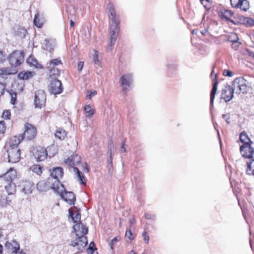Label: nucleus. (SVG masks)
<instances>
[{
	"instance_id": "nucleus-1",
	"label": "nucleus",
	"mask_w": 254,
	"mask_h": 254,
	"mask_svg": "<svg viewBox=\"0 0 254 254\" xmlns=\"http://www.w3.org/2000/svg\"><path fill=\"white\" fill-rule=\"evenodd\" d=\"M107 10L109 13V17L110 19V38L109 44L107 47V51L109 52L113 49L118 36L120 30V21L117 16L114 5L112 3H109L107 5Z\"/></svg>"
},
{
	"instance_id": "nucleus-2",
	"label": "nucleus",
	"mask_w": 254,
	"mask_h": 254,
	"mask_svg": "<svg viewBox=\"0 0 254 254\" xmlns=\"http://www.w3.org/2000/svg\"><path fill=\"white\" fill-rule=\"evenodd\" d=\"M64 171L62 167H58L53 168L51 173V178L47 179V183L48 185L52 183L51 187L52 189L57 192L60 191V186L62 187V190L63 189V185L60 182V179H62L63 177Z\"/></svg>"
},
{
	"instance_id": "nucleus-3",
	"label": "nucleus",
	"mask_w": 254,
	"mask_h": 254,
	"mask_svg": "<svg viewBox=\"0 0 254 254\" xmlns=\"http://www.w3.org/2000/svg\"><path fill=\"white\" fill-rule=\"evenodd\" d=\"M56 147L54 146H51L45 149L40 147L37 149L36 151L33 153L34 156L37 161H42L44 160L48 156L50 158L54 157L57 153Z\"/></svg>"
},
{
	"instance_id": "nucleus-4",
	"label": "nucleus",
	"mask_w": 254,
	"mask_h": 254,
	"mask_svg": "<svg viewBox=\"0 0 254 254\" xmlns=\"http://www.w3.org/2000/svg\"><path fill=\"white\" fill-rule=\"evenodd\" d=\"M81 161V157L78 154H74L68 158L64 161L65 164H68L73 169L74 172L75 173L78 181L84 185H86V181L84 177L82 175L81 172L75 167V165L79 163Z\"/></svg>"
},
{
	"instance_id": "nucleus-5",
	"label": "nucleus",
	"mask_w": 254,
	"mask_h": 254,
	"mask_svg": "<svg viewBox=\"0 0 254 254\" xmlns=\"http://www.w3.org/2000/svg\"><path fill=\"white\" fill-rule=\"evenodd\" d=\"M9 64L12 67L20 65L24 60V55L22 51L16 50L12 52L7 57Z\"/></svg>"
},
{
	"instance_id": "nucleus-6",
	"label": "nucleus",
	"mask_w": 254,
	"mask_h": 254,
	"mask_svg": "<svg viewBox=\"0 0 254 254\" xmlns=\"http://www.w3.org/2000/svg\"><path fill=\"white\" fill-rule=\"evenodd\" d=\"M231 88L236 94L245 93L248 90L247 81L242 77L236 78L233 81Z\"/></svg>"
},
{
	"instance_id": "nucleus-7",
	"label": "nucleus",
	"mask_w": 254,
	"mask_h": 254,
	"mask_svg": "<svg viewBox=\"0 0 254 254\" xmlns=\"http://www.w3.org/2000/svg\"><path fill=\"white\" fill-rule=\"evenodd\" d=\"M87 242L85 236H76L75 240L71 242L70 245L76 249L77 254L83 250Z\"/></svg>"
},
{
	"instance_id": "nucleus-8",
	"label": "nucleus",
	"mask_w": 254,
	"mask_h": 254,
	"mask_svg": "<svg viewBox=\"0 0 254 254\" xmlns=\"http://www.w3.org/2000/svg\"><path fill=\"white\" fill-rule=\"evenodd\" d=\"M48 89L51 94L57 95L63 92L64 88L61 81L57 78H54L50 81Z\"/></svg>"
},
{
	"instance_id": "nucleus-9",
	"label": "nucleus",
	"mask_w": 254,
	"mask_h": 254,
	"mask_svg": "<svg viewBox=\"0 0 254 254\" xmlns=\"http://www.w3.org/2000/svg\"><path fill=\"white\" fill-rule=\"evenodd\" d=\"M37 133V129L35 127L29 123L24 125V131L21 135L22 139L31 140L33 139Z\"/></svg>"
},
{
	"instance_id": "nucleus-10",
	"label": "nucleus",
	"mask_w": 254,
	"mask_h": 254,
	"mask_svg": "<svg viewBox=\"0 0 254 254\" xmlns=\"http://www.w3.org/2000/svg\"><path fill=\"white\" fill-rule=\"evenodd\" d=\"M9 162L15 163L20 159V149L19 148L7 147L6 149Z\"/></svg>"
},
{
	"instance_id": "nucleus-11",
	"label": "nucleus",
	"mask_w": 254,
	"mask_h": 254,
	"mask_svg": "<svg viewBox=\"0 0 254 254\" xmlns=\"http://www.w3.org/2000/svg\"><path fill=\"white\" fill-rule=\"evenodd\" d=\"M58 192L60 194L62 199L66 201L67 203L70 205L74 204L76 198L72 192L67 191V190H65L64 186L63 189L62 190V187L60 186V191Z\"/></svg>"
},
{
	"instance_id": "nucleus-12",
	"label": "nucleus",
	"mask_w": 254,
	"mask_h": 254,
	"mask_svg": "<svg viewBox=\"0 0 254 254\" xmlns=\"http://www.w3.org/2000/svg\"><path fill=\"white\" fill-rule=\"evenodd\" d=\"M46 101V96L43 90H38L35 92L34 98V105L35 108H41L45 105Z\"/></svg>"
},
{
	"instance_id": "nucleus-13",
	"label": "nucleus",
	"mask_w": 254,
	"mask_h": 254,
	"mask_svg": "<svg viewBox=\"0 0 254 254\" xmlns=\"http://www.w3.org/2000/svg\"><path fill=\"white\" fill-rule=\"evenodd\" d=\"M132 75L131 73L124 74L121 77V84L124 93H126L131 86L132 83Z\"/></svg>"
},
{
	"instance_id": "nucleus-14",
	"label": "nucleus",
	"mask_w": 254,
	"mask_h": 254,
	"mask_svg": "<svg viewBox=\"0 0 254 254\" xmlns=\"http://www.w3.org/2000/svg\"><path fill=\"white\" fill-rule=\"evenodd\" d=\"M211 77L212 80V89L210 93V105L212 107L213 104L215 95L217 90L218 82L217 81V74L214 73V70H212L211 73Z\"/></svg>"
},
{
	"instance_id": "nucleus-15",
	"label": "nucleus",
	"mask_w": 254,
	"mask_h": 254,
	"mask_svg": "<svg viewBox=\"0 0 254 254\" xmlns=\"http://www.w3.org/2000/svg\"><path fill=\"white\" fill-rule=\"evenodd\" d=\"M17 176L16 171L12 168H10L6 172L0 176V179L3 180L6 183H13V180Z\"/></svg>"
},
{
	"instance_id": "nucleus-16",
	"label": "nucleus",
	"mask_w": 254,
	"mask_h": 254,
	"mask_svg": "<svg viewBox=\"0 0 254 254\" xmlns=\"http://www.w3.org/2000/svg\"><path fill=\"white\" fill-rule=\"evenodd\" d=\"M240 150L243 157L250 159L253 157L254 149L252 147L251 143L243 144L240 146Z\"/></svg>"
},
{
	"instance_id": "nucleus-17",
	"label": "nucleus",
	"mask_w": 254,
	"mask_h": 254,
	"mask_svg": "<svg viewBox=\"0 0 254 254\" xmlns=\"http://www.w3.org/2000/svg\"><path fill=\"white\" fill-rule=\"evenodd\" d=\"M73 229V232L76 234V236H85L88 232V228L81 222L74 225Z\"/></svg>"
},
{
	"instance_id": "nucleus-18",
	"label": "nucleus",
	"mask_w": 254,
	"mask_h": 254,
	"mask_svg": "<svg viewBox=\"0 0 254 254\" xmlns=\"http://www.w3.org/2000/svg\"><path fill=\"white\" fill-rule=\"evenodd\" d=\"M22 191L25 194H30L34 188V184L30 181H24L21 183Z\"/></svg>"
},
{
	"instance_id": "nucleus-19",
	"label": "nucleus",
	"mask_w": 254,
	"mask_h": 254,
	"mask_svg": "<svg viewBox=\"0 0 254 254\" xmlns=\"http://www.w3.org/2000/svg\"><path fill=\"white\" fill-rule=\"evenodd\" d=\"M234 92L230 85H226L223 89V99L226 102L230 101L233 97Z\"/></svg>"
},
{
	"instance_id": "nucleus-20",
	"label": "nucleus",
	"mask_w": 254,
	"mask_h": 254,
	"mask_svg": "<svg viewBox=\"0 0 254 254\" xmlns=\"http://www.w3.org/2000/svg\"><path fill=\"white\" fill-rule=\"evenodd\" d=\"M21 139L19 136H15L10 138L8 144L6 146L7 147L11 148H19L18 145L21 142Z\"/></svg>"
},
{
	"instance_id": "nucleus-21",
	"label": "nucleus",
	"mask_w": 254,
	"mask_h": 254,
	"mask_svg": "<svg viewBox=\"0 0 254 254\" xmlns=\"http://www.w3.org/2000/svg\"><path fill=\"white\" fill-rule=\"evenodd\" d=\"M11 200L9 199L5 194L0 193V207H6L9 205Z\"/></svg>"
},
{
	"instance_id": "nucleus-22",
	"label": "nucleus",
	"mask_w": 254,
	"mask_h": 254,
	"mask_svg": "<svg viewBox=\"0 0 254 254\" xmlns=\"http://www.w3.org/2000/svg\"><path fill=\"white\" fill-rule=\"evenodd\" d=\"M27 63L30 66L36 68H42V65L38 63V61L33 56H30L27 60Z\"/></svg>"
},
{
	"instance_id": "nucleus-23",
	"label": "nucleus",
	"mask_w": 254,
	"mask_h": 254,
	"mask_svg": "<svg viewBox=\"0 0 254 254\" xmlns=\"http://www.w3.org/2000/svg\"><path fill=\"white\" fill-rule=\"evenodd\" d=\"M233 18H234V13L232 11L225 10L223 12V19H225L227 21L235 24Z\"/></svg>"
},
{
	"instance_id": "nucleus-24",
	"label": "nucleus",
	"mask_w": 254,
	"mask_h": 254,
	"mask_svg": "<svg viewBox=\"0 0 254 254\" xmlns=\"http://www.w3.org/2000/svg\"><path fill=\"white\" fill-rule=\"evenodd\" d=\"M8 195L12 194L16 191V186L13 183H8L4 186Z\"/></svg>"
},
{
	"instance_id": "nucleus-25",
	"label": "nucleus",
	"mask_w": 254,
	"mask_h": 254,
	"mask_svg": "<svg viewBox=\"0 0 254 254\" xmlns=\"http://www.w3.org/2000/svg\"><path fill=\"white\" fill-rule=\"evenodd\" d=\"M55 135L57 138L60 140H63L66 135V132L63 129L59 128L57 129Z\"/></svg>"
},
{
	"instance_id": "nucleus-26",
	"label": "nucleus",
	"mask_w": 254,
	"mask_h": 254,
	"mask_svg": "<svg viewBox=\"0 0 254 254\" xmlns=\"http://www.w3.org/2000/svg\"><path fill=\"white\" fill-rule=\"evenodd\" d=\"M240 140L241 142L243 143V144L252 143V142L247 133L245 131H243L241 133L240 135Z\"/></svg>"
},
{
	"instance_id": "nucleus-27",
	"label": "nucleus",
	"mask_w": 254,
	"mask_h": 254,
	"mask_svg": "<svg viewBox=\"0 0 254 254\" xmlns=\"http://www.w3.org/2000/svg\"><path fill=\"white\" fill-rule=\"evenodd\" d=\"M249 2L248 0H241L238 8L244 11H246L249 8Z\"/></svg>"
},
{
	"instance_id": "nucleus-28",
	"label": "nucleus",
	"mask_w": 254,
	"mask_h": 254,
	"mask_svg": "<svg viewBox=\"0 0 254 254\" xmlns=\"http://www.w3.org/2000/svg\"><path fill=\"white\" fill-rule=\"evenodd\" d=\"M84 111L87 114L86 117L90 118L94 114L95 109L90 105H87L84 107Z\"/></svg>"
},
{
	"instance_id": "nucleus-29",
	"label": "nucleus",
	"mask_w": 254,
	"mask_h": 254,
	"mask_svg": "<svg viewBox=\"0 0 254 254\" xmlns=\"http://www.w3.org/2000/svg\"><path fill=\"white\" fill-rule=\"evenodd\" d=\"M225 36L227 40L231 42L239 41V37L237 33L235 32L230 33L228 35H226Z\"/></svg>"
},
{
	"instance_id": "nucleus-30",
	"label": "nucleus",
	"mask_w": 254,
	"mask_h": 254,
	"mask_svg": "<svg viewBox=\"0 0 254 254\" xmlns=\"http://www.w3.org/2000/svg\"><path fill=\"white\" fill-rule=\"evenodd\" d=\"M247 166V173L249 175H253L254 176V159H252L250 160L249 162H248Z\"/></svg>"
},
{
	"instance_id": "nucleus-31",
	"label": "nucleus",
	"mask_w": 254,
	"mask_h": 254,
	"mask_svg": "<svg viewBox=\"0 0 254 254\" xmlns=\"http://www.w3.org/2000/svg\"><path fill=\"white\" fill-rule=\"evenodd\" d=\"M30 170L40 176L42 173V167L39 165H33L30 168Z\"/></svg>"
},
{
	"instance_id": "nucleus-32",
	"label": "nucleus",
	"mask_w": 254,
	"mask_h": 254,
	"mask_svg": "<svg viewBox=\"0 0 254 254\" xmlns=\"http://www.w3.org/2000/svg\"><path fill=\"white\" fill-rule=\"evenodd\" d=\"M93 53L92 55V61L95 64L99 65L101 64V61L99 58V52L95 50H93Z\"/></svg>"
},
{
	"instance_id": "nucleus-33",
	"label": "nucleus",
	"mask_w": 254,
	"mask_h": 254,
	"mask_svg": "<svg viewBox=\"0 0 254 254\" xmlns=\"http://www.w3.org/2000/svg\"><path fill=\"white\" fill-rule=\"evenodd\" d=\"M69 216L74 221V223L77 222L78 221H80L81 215L78 212L77 213L75 216H74V213L71 209H69L68 210Z\"/></svg>"
},
{
	"instance_id": "nucleus-34",
	"label": "nucleus",
	"mask_w": 254,
	"mask_h": 254,
	"mask_svg": "<svg viewBox=\"0 0 254 254\" xmlns=\"http://www.w3.org/2000/svg\"><path fill=\"white\" fill-rule=\"evenodd\" d=\"M114 145L113 143V141L111 140L109 141V144H108V153L110 154V159H109V161H110V164L112 163V160H113L112 151L114 150Z\"/></svg>"
},
{
	"instance_id": "nucleus-35",
	"label": "nucleus",
	"mask_w": 254,
	"mask_h": 254,
	"mask_svg": "<svg viewBox=\"0 0 254 254\" xmlns=\"http://www.w3.org/2000/svg\"><path fill=\"white\" fill-rule=\"evenodd\" d=\"M11 246V250L13 253H17L18 250H19V244L15 241L12 242V244L11 243H7L6 244V246Z\"/></svg>"
},
{
	"instance_id": "nucleus-36",
	"label": "nucleus",
	"mask_w": 254,
	"mask_h": 254,
	"mask_svg": "<svg viewBox=\"0 0 254 254\" xmlns=\"http://www.w3.org/2000/svg\"><path fill=\"white\" fill-rule=\"evenodd\" d=\"M33 22L35 25L38 28H41L43 24V20L39 18L38 13L35 14Z\"/></svg>"
},
{
	"instance_id": "nucleus-37",
	"label": "nucleus",
	"mask_w": 254,
	"mask_h": 254,
	"mask_svg": "<svg viewBox=\"0 0 254 254\" xmlns=\"http://www.w3.org/2000/svg\"><path fill=\"white\" fill-rule=\"evenodd\" d=\"M61 64H62V61L60 58H57L51 60L49 63V65H48V67L52 68L53 67H55V66Z\"/></svg>"
},
{
	"instance_id": "nucleus-38",
	"label": "nucleus",
	"mask_w": 254,
	"mask_h": 254,
	"mask_svg": "<svg viewBox=\"0 0 254 254\" xmlns=\"http://www.w3.org/2000/svg\"><path fill=\"white\" fill-rule=\"evenodd\" d=\"M31 76H32L31 72H21L19 73L18 75V78L19 79H23V80H27Z\"/></svg>"
},
{
	"instance_id": "nucleus-39",
	"label": "nucleus",
	"mask_w": 254,
	"mask_h": 254,
	"mask_svg": "<svg viewBox=\"0 0 254 254\" xmlns=\"http://www.w3.org/2000/svg\"><path fill=\"white\" fill-rule=\"evenodd\" d=\"M37 189L40 192L46 191L47 190L46 183L44 181L38 182L37 185Z\"/></svg>"
},
{
	"instance_id": "nucleus-40",
	"label": "nucleus",
	"mask_w": 254,
	"mask_h": 254,
	"mask_svg": "<svg viewBox=\"0 0 254 254\" xmlns=\"http://www.w3.org/2000/svg\"><path fill=\"white\" fill-rule=\"evenodd\" d=\"M49 68L50 70V76H54L56 77L60 75V70L58 68H56L55 67Z\"/></svg>"
},
{
	"instance_id": "nucleus-41",
	"label": "nucleus",
	"mask_w": 254,
	"mask_h": 254,
	"mask_svg": "<svg viewBox=\"0 0 254 254\" xmlns=\"http://www.w3.org/2000/svg\"><path fill=\"white\" fill-rule=\"evenodd\" d=\"M96 250L95 244L94 242L90 243L88 248L87 249V253L88 254H93L94 250Z\"/></svg>"
},
{
	"instance_id": "nucleus-42",
	"label": "nucleus",
	"mask_w": 254,
	"mask_h": 254,
	"mask_svg": "<svg viewBox=\"0 0 254 254\" xmlns=\"http://www.w3.org/2000/svg\"><path fill=\"white\" fill-rule=\"evenodd\" d=\"M125 236L129 240H132L134 238V235L131 232L130 229H127L126 232Z\"/></svg>"
},
{
	"instance_id": "nucleus-43",
	"label": "nucleus",
	"mask_w": 254,
	"mask_h": 254,
	"mask_svg": "<svg viewBox=\"0 0 254 254\" xmlns=\"http://www.w3.org/2000/svg\"><path fill=\"white\" fill-rule=\"evenodd\" d=\"M11 73L9 69L7 67L0 68V75H8Z\"/></svg>"
},
{
	"instance_id": "nucleus-44",
	"label": "nucleus",
	"mask_w": 254,
	"mask_h": 254,
	"mask_svg": "<svg viewBox=\"0 0 254 254\" xmlns=\"http://www.w3.org/2000/svg\"><path fill=\"white\" fill-rule=\"evenodd\" d=\"M11 113L9 110H5L3 111L2 113V118L4 119L9 120L10 119Z\"/></svg>"
},
{
	"instance_id": "nucleus-45",
	"label": "nucleus",
	"mask_w": 254,
	"mask_h": 254,
	"mask_svg": "<svg viewBox=\"0 0 254 254\" xmlns=\"http://www.w3.org/2000/svg\"><path fill=\"white\" fill-rule=\"evenodd\" d=\"M234 75V72L229 69L223 70V76L232 77Z\"/></svg>"
},
{
	"instance_id": "nucleus-46",
	"label": "nucleus",
	"mask_w": 254,
	"mask_h": 254,
	"mask_svg": "<svg viewBox=\"0 0 254 254\" xmlns=\"http://www.w3.org/2000/svg\"><path fill=\"white\" fill-rule=\"evenodd\" d=\"M120 239L118 237H115L112 240V241L110 242V246L111 250H113L114 246L115 245V244L119 241Z\"/></svg>"
},
{
	"instance_id": "nucleus-47",
	"label": "nucleus",
	"mask_w": 254,
	"mask_h": 254,
	"mask_svg": "<svg viewBox=\"0 0 254 254\" xmlns=\"http://www.w3.org/2000/svg\"><path fill=\"white\" fill-rule=\"evenodd\" d=\"M201 4L204 6L206 9H209L210 4L208 0H200Z\"/></svg>"
},
{
	"instance_id": "nucleus-48",
	"label": "nucleus",
	"mask_w": 254,
	"mask_h": 254,
	"mask_svg": "<svg viewBox=\"0 0 254 254\" xmlns=\"http://www.w3.org/2000/svg\"><path fill=\"white\" fill-rule=\"evenodd\" d=\"M6 128L5 123L4 121H0V133H3Z\"/></svg>"
},
{
	"instance_id": "nucleus-49",
	"label": "nucleus",
	"mask_w": 254,
	"mask_h": 254,
	"mask_svg": "<svg viewBox=\"0 0 254 254\" xmlns=\"http://www.w3.org/2000/svg\"><path fill=\"white\" fill-rule=\"evenodd\" d=\"M241 0H230L231 4L232 7L238 8L239 4Z\"/></svg>"
},
{
	"instance_id": "nucleus-50",
	"label": "nucleus",
	"mask_w": 254,
	"mask_h": 254,
	"mask_svg": "<svg viewBox=\"0 0 254 254\" xmlns=\"http://www.w3.org/2000/svg\"><path fill=\"white\" fill-rule=\"evenodd\" d=\"M97 94V92L95 90L94 91H88L87 94V98L91 99L92 97L95 96Z\"/></svg>"
},
{
	"instance_id": "nucleus-51",
	"label": "nucleus",
	"mask_w": 254,
	"mask_h": 254,
	"mask_svg": "<svg viewBox=\"0 0 254 254\" xmlns=\"http://www.w3.org/2000/svg\"><path fill=\"white\" fill-rule=\"evenodd\" d=\"M6 60V56L5 53L0 50V64L3 63Z\"/></svg>"
},
{
	"instance_id": "nucleus-52",
	"label": "nucleus",
	"mask_w": 254,
	"mask_h": 254,
	"mask_svg": "<svg viewBox=\"0 0 254 254\" xmlns=\"http://www.w3.org/2000/svg\"><path fill=\"white\" fill-rule=\"evenodd\" d=\"M245 22L250 26H254V20L251 18H245Z\"/></svg>"
},
{
	"instance_id": "nucleus-53",
	"label": "nucleus",
	"mask_w": 254,
	"mask_h": 254,
	"mask_svg": "<svg viewBox=\"0 0 254 254\" xmlns=\"http://www.w3.org/2000/svg\"><path fill=\"white\" fill-rule=\"evenodd\" d=\"M125 141L124 140L121 143V148H120V151L121 153H126L127 152V149L125 147Z\"/></svg>"
},
{
	"instance_id": "nucleus-54",
	"label": "nucleus",
	"mask_w": 254,
	"mask_h": 254,
	"mask_svg": "<svg viewBox=\"0 0 254 254\" xmlns=\"http://www.w3.org/2000/svg\"><path fill=\"white\" fill-rule=\"evenodd\" d=\"M232 48L235 50H236L238 49L241 44L238 41H236V42H232Z\"/></svg>"
},
{
	"instance_id": "nucleus-55",
	"label": "nucleus",
	"mask_w": 254,
	"mask_h": 254,
	"mask_svg": "<svg viewBox=\"0 0 254 254\" xmlns=\"http://www.w3.org/2000/svg\"><path fill=\"white\" fill-rule=\"evenodd\" d=\"M145 217L146 219L154 220L155 218V216L154 214L145 213Z\"/></svg>"
},
{
	"instance_id": "nucleus-56",
	"label": "nucleus",
	"mask_w": 254,
	"mask_h": 254,
	"mask_svg": "<svg viewBox=\"0 0 254 254\" xmlns=\"http://www.w3.org/2000/svg\"><path fill=\"white\" fill-rule=\"evenodd\" d=\"M144 240L145 242L146 243H148L149 238L148 235H147V233L146 232H144L142 234Z\"/></svg>"
},
{
	"instance_id": "nucleus-57",
	"label": "nucleus",
	"mask_w": 254,
	"mask_h": 254,
	"mask_svg": "<svg viewBox=\"0 0 254 254\" xmlns=\"http://www.w3.org/2000/svg\"><path fill=\"white\" fill-rule=\"evenodd\" d=\"M217 133H218V135L219 139V143H220V150H221V152H222V141H221L220 133H219V131L218 130H217Z\"/></svg>"
},
{
	"instance_id": "nucleus-58",
	"label": "nucleus",
	"mask_w": 254,
	"mask_h": 254,
	"mask_svg": "<svg viewBox=\"0 0 254 254\" xmlns=\"http://www.w3.org/2000/svg\"><path fill=\"white\" fill-rule=\"evenodd\" d=\"M83 64L82 62H80L78 64V69L79 70H81L82 68Z\"/></svg>"
},
{
	"instance_id": "nucleus-59",
	"label": "nucleus",
	"mask_w": 254,
	"mask_h": 254,
	"mask_svg": "<svg viewBox=\"0 0 254 254\" xmlns=\"http://www.w3.org/2000/svg\"><path fill=\"white\" fill-rule=\"evenodd\" d=\"M87 164L85 163L84 164V166H83V171H84V172H88L89 170H88V169L87 168Z\"/></svg>"
},
{
	"instance_id": "nucleus-60",
	"label": "nucleus",
	"mask_w": 254,
	"mask_h": 254,
	"mask_svg": "<svg viewBox=\"0 0 254 254\" xmlns=\"http://www.w3.org/2000/svg\"><path fill=\"white\" fill-rule=\"evenodd\" d=\"M129 223L130 225L133 224L135 223V219L134 218H132L129 220Z\"/></svg>"
},
{
	"instance_id": "nucleus-61",
	"label": "nucleus",
	"mask_w": 254,
	"mask_h": 254,
	"mask_svg": "<svg viewBox=\"0 0 254 254\" xmlns=\"http://www.w3.org/2000/svg\"><path fill=\"white\" fill-rule=\"evenodd\" d=\"M74 25V21L72 20H70V26L71 27H73Z\"/></svg>"
},
{
	"instance_id": "nucleus-62",
	"label": "nucleus",
	"mask_w": 254,
	"mask_h": 254,
	"mask_svg": "<svg viewBox=\"0 0 254 254\" xmlns=\"http://www.w3.org/2000/svg\"><path fill=\"white\" fill-rule=\"evenodd\" d=\"M206 32H207V30L205 29L201 31V34L203 35H205Z\"/></svg>"
},
{
	"instance_id": "nucleus-63",
	"label": "nucleus",
	"mask_w": 254,
	"mask_h": 254,
	"mask_svg": "<svg viewBox=\"0 0 254 254\" xmlns=\"http://www.w3.org/2000/svg\"><path fill=\"white\" fill-rule=\"evenodd\" d=\"M15 99L14 100L13 97H12L11 100V103L12 104H14V101Z\"/></svg>"
},
{
	"instance_id": "nucleus-64",
	"label": "nucleus",
	"mask_w": 254,
	"mask_h": 254,
	"mask_svg": "<svg viewBox=\"0 0 254 254\" xmlns=\"http://www.w3.org/2000/svg\"><path fill=\"white\" fill-rule=\"evenodd\" d=\"M130 254H137L134 251L132 250L130 252Z\"/></svg>"
}]
</instances>
